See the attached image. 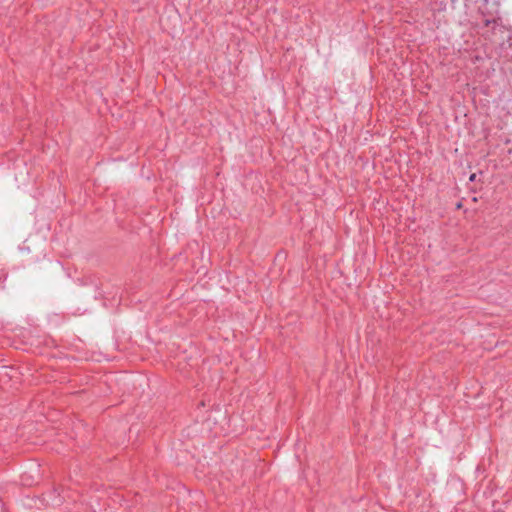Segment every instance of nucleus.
<instances>
[{"label": "nucleus", "instance_id": "obj_1", "mask_svg": "<svg viewBox=\"0 0 512 512\" xmlns=\"http://www.w3.org/2000/svg\"><path fill=\"white\" fill-rule=\"evenodd\" d=\"M475 178H476V174H472L469 179H470V181H474Z\"/></svg>", "mask_w": 512, "mask_h": 512}]
</instances>
